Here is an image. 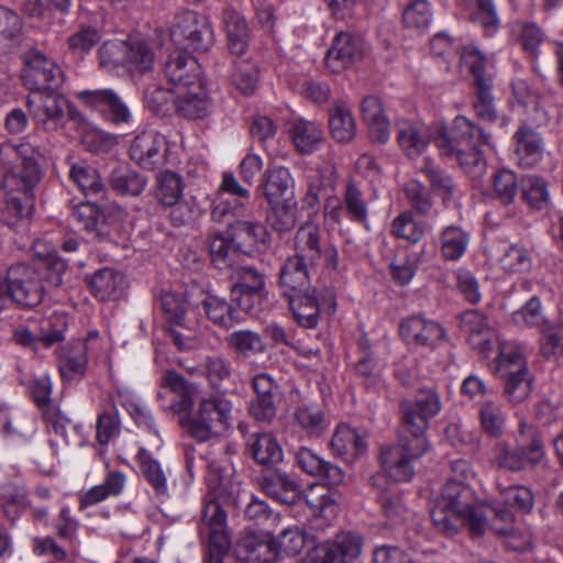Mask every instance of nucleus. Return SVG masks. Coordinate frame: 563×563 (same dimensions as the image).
I'll list each match as a JSON object with an SVG mask.
<instances>
[{"label": "nucleus", "instance_id": "a211bd4d", "mask_svg": "<svg viewBox=\"0 0 563 563\" xmlns=\"http://www.w3.org/2000/svg\"><path fill=\"white\" fill-rule=\"evenodd\" d=\"M255 398L250 405V413L258 421L271 422L276 415V405L280 399V387L268 374L253 377Z\"/></svg>", "mask_w": 563, "mask_h": 563}, {"label": "nucleus", "instance_id": "39448f33", "mask_svg": "<svg viewBox=\"0 0 563 563\" xmlns=\"http://www.w3.org/2000/svg\"><path fill=\"white\" fill-rule=\"evenodd\" d=\"M428 450L424 435L404 434L396 445L382 451L380 463L384 472L395 482L410 481L417 461Z\"/></svg>", "mask_w": 563, "mask_h": 563}, {"label": "nucleus", "instance_id": "6e6552de", "mask_svg": "<svg viewBox=\"0 0 563 563\" xmlns=\"http://www.w3.org/2000/svg\"><path fill=\"white\" fill-rule=\"evenodd\" d=\"M22 79L31 91L59 88L64 81L59 66L37 48H31L23 55Z\"/></svg>", "mask_w": 563, "mask_h": 563}, {"label": "nucleus", "instance_id": "c85d7f7f", "mask_svg": "<svg viewBox=\"0 0 563 563\" xmlns=\"http://www.w3.org/2000/svg\"><path fill=\"white\" fill-rule=\"evenodd\" d=\"M87 366V345L84 341H76L65 345L59 353L58 368L63 379L73 380L81 378Z\"/></svg>", "mask_w": 563, "mask_h": 563}, {"label": "nucleus", "instance_id": "f3484780", "mask_svg": "<svg viewBox=\"0 0 563 563\" xmlns=\"http://www.w3.org/2000/svg\"><path fill=\"white\" fill-rule=\"evenodd\" d=\"M167 143L155 131H145L134 137L130 146V157L144 169H155L165 164Z\"/></svg>", "mask_w": 563, "mask_h": 563}, {"label": "nucleus", "instance_id": "423d86ee", "mask_svg": "<svg viewBox=\"0 0 563 563\" xmlns=\"http://www.w3.org/2000/svg\"><path fill=\"white\" fill-rule=\"evenodd\" d=\"M232 404L223 395H212L200 401L197 413L188 419L189 433L199 441H207L225 431L231 421Z\"/></svg>", "mask_w": 563, "mask_h": 563}, {"label": "nucleus", "instance_id": "cd10ccee", "mask_svg": "<svg viewBox=\"0 0 563 563\" xmlns=\"http://www.w3.org/2000/svg\"><path fill=\"white\" fill-rule=\"evenodd\" d=\"M88 286L99 300L119 299L125 290L126 280L123 274L111 268L99 269L88 278Z\"/></svg>", "mask_w": 563, "mask_h": 563}, {"label": "nucleus", "instance_id": "4be33fe9", "mask_svg": "<svg viewBox=\"0 0 563 563\" xmlns=\"http://www.w3.org/2000/svg\"><path fill=\"white\" fill-rule=\"evenodd\" d=\"M361 56V37L349 32H340L333 38L324 60L332 73H341L350 68Z\"/></svg>", "mask_w": 563, "mask_h": 563}, {"label": "nucleus", "instance_id": "603ef678", "mask_svg": "<svg viewBox=\"0 0 563 563\" xmlns=\"http://www.w3.org/2000/svg\"><path fill=\"white\" fill-rule=\"evenodd\" d=\"M296 423L310 437L321 435L328 428L324 412L318 405H303L294 413Z\"/></svg>", "mask_w": 563, "mask_h": 563}, {"label": "nucleus", "instance_id": "e433bc0d", "mask_svg": "<svg viewBox=\"0 0 563 563\" xmlns=\"http://www.w3.org/2000/svg\"><path fill=\"white\" fill-rule=\"evenodd\" d=\"M261 486L272 498L283 504H295L300 498L298 484L283 473H269L262 477Z\"/></svg>", "mask_w": 563, "mask_h": 563}, {"label": "nucleus", "instance_id": "ddd939ff", "mask_svg": "<svg viewBox=\"0 0 563 563\" xmlns=\"http://www.w3.org/2000/svg\"><path fill=\"white\" fill-rule=\"evenodd\" d=\"M510 92V106L529 115L538 125L548 124L555 114V110L550 109L547 100L523 78L511 79Z\"/></svg>", "mask_w": 563, "mask_h": 563}, {"label": "nucleus", "instance_id": "58836bf2", "mask_svg": "<svg viewBox=\"0 0 563 563\" xmlns=\"http://www.w3.org/2000/svg\"><path fill=\"white\" fill-rule=\"evenodd\" d=\"M296 256L316 265L322 257L320 230L317 224L307 222L301 225L295 236Z\"/></svg>", "mask_w": 563, "mask_h": 563}, {"label": "nucleus", "instance_id": "6e6d98bb", "mask_svg": "<svg viewBox=\"0 0 563 563\" xmlns=\"http://www.w3.org/2000/svg\"><path fill=\"white\" fill-rule=\"evenodd\" d=\"M75 221L89 232H93L100 240L106 239L108 232L104 230L103 216L100 209L90 202L79 203L71 213Z\"/></svg>", "mask_w": 563, "mask_h": 563}, {"label": "nucleus", "instance_id": "052dcab7", "mask_svg": "<svg viewBox=\"0 0 563 563\" xmlns=\"http://www.w3.org/2000/svg\"><path fill=\"white\" fill-rule=\"evenodd\" d=\"M232 84L244 95L255 91L258 81V69L250 59L236 60L231 73Z\"/></svg>", "mask_w": 563, "mask_h": 563}, {"label": "nucleus", "instance_id": "de8ad7c7", "mask_svg": "<svg viewBox=\"0 0 563 563\" xmlns=\"http://www.w3.org/2000/svg\"><path fill=\"white\" fill-rule=\"evenodd\" d=\"M331 450L338 455L358 456L365 449L366 444L362 437L351 427L340 424L330 442Z\"/></svg>", "mask_w": 563, "mask_h": 563}, {"label": "nucleus", "instance_id": "2f4dec72", "mask_svg": "<svg viewBox=\"0 0 563 563\" xmlns=\"http://www.w3.org/2000/svg\"><path fill=\"white\" fill-rule=\"evenodd\" d=\"M361 111L364 121L369 126L372 137L378 143H386L390 135V124L379 98L375 96L365 97L361 103Z\"/></svg>", "mask_w": 563, "mask_h": 563}, {"label": "nucleus", "instance_id": "b1692460", "mask_svg": "<svg viewBox=\"0 0 563 563\" xmlns=\"http://www.w3.org/2000/svg\"><path fill=\"white\" fill-rule=\"evenodd\" d=\"M305 179L307 192L303 198V205L310 209L319 206V196L322 190L333 188L336 181V168L330 161H322L314 166L305 168Z\"/></svg>", "mask_w": 563, "mask_h": 563}, {"label": "nucleus", "instance_id": "c03bdc74", "mask_svg": "<svg viewBox=\"0 0 563 563\" xmlns=\"http://www.w3.org/2000/svg\"><path fill=\"white\" fill-rule=\"evenodd\" d=\"M124 43L125 69L130 73H146L155 63V55L148 44L139 38Z\"/></svg>", "mask_w": 563, "mask_h": 563}, {"label": "nucleus", "instance_id": "4c0bfd02", "mask_svg": "<svg viewBox=\"0 0 563 563\" xmlns=\"http://www.w3.org/2000/svg\"><path fill=\"white\" fill-rule=\"evenodd\" d=\"M461 66L474 77L476 87L492 86V62L474 45H467L461 53Z\"/></svg>", "mask_w": 563, "mask_h": 563}, {"label": "nucleus", "instance_id": "4468645a", "mask_svg": "<svg viewBox=\"0 0 563 563\" xmlns=\"http://www.w3.org/2000/svg\"><path fill=\"white\" fill-rule=\"evenodd\" d=\"M234 284L231 288L232 300L238 306L251 311L254 302L260 300L265 292V275L252 266H238L233 269Z\"/></svg>", "mask_w": 563, "mask_h": 563}, {"label": "nucleus", "instance_id": "f8f14e48", "mask_svg": "<svg viewBox=\"0 0 563 563\" xmlns=\"http://www.w3.org/2000/svg\"><path fill=\"white\" fill-rule=\"evenodd\" d=\"M170 35L176 43L194 51L206 52L213 43V33L208 20L194 11H185L177 15Z\"/></svg>", "mask_w": 563, "mask_h": 563}, {"label": "nucleus", "instance_id": "69168bd1", "mask_svg": "<svg viewBox=\"0 0 563 563\" xmlns=\"http://www.w3.org/2000/svg\"><path fill=\"white\" fill-rule=\"evenodd\" d=\"M308 534L303 528L291 526L282 530L275 540L278 552L286 555H297L307 543Z\"/></svg>", "mask_w": 563, "mask_h": 563}, {"label": "nucleus", "instance_id": "dca6fc26", "mask_svg": "<svg viewBox=\"0 0 563 563\" xmlns=\"http://www.w3.org/2000/svg\"><path fill=\"white\" fill-rule=\"evenodd\" d=\"M196 388L176 372H166L157 397L164 410L188 413L194 407Z\"/></svg>", "mask_w": 563, "mask_h": 563}, {"label": "nucleus", "instance_id": "0e129e2a", "mask_svg": "<svg viewBox=\"0 0 563 563\" xmlns=\"http://www.w3.org/2000/svg\"><path fill=\"white\" fill-rule=\"evenodd\" d=\"M493 464L500 470L520 472L527 467L519 448L514 449L507 442H498L493 450Z\"/></svg>", "mask_w": 563, "mask_h": 563}, {"label": "nucleus", "instance_id": "338daca9", "mask_svg": "<svg viewBox=\"0 0 563 563\" xmlns=\"http://www.w3.org/2000/svg\"><path fill=\"white\" fill-rule=\"evenodd\" d=\"M67 328L66 317L54 313L41 321L37 330L44 347H49L64 340Z\"/></svg>", "mask_w": 563, "mask_h": 563}, {"label": "nucleus", "instance_id": "7c9ffc66", "mask_svg": "<svg viewBox=\"0 0 563 563\" xmlns=\"http://www.w3.org/2000/svg\"><path fill=\"white\" fill-rule=\"evenodd\" d=\"M222 21L230 53L236 56L243 55L250 40V30L245 19L238 11L227 9L223 11Z\"/></svg>", "mask_w": 563, "mask_h": 563}, {"label": "nucleus", "instance_id": "412c9836", "mask_svg": "<svg viewBox=\"0 0 563 563\" xmlns=\"http://www.w3.org/2000/svg\"><path fill=\"white\" fill-rule=\"evenodd\" d=\"M460 329L467 336L470 345L479 353H487L496 338L495 329L487 317L478 310L460 314Z\"/></svg>", "mask_w": 563, "mask_h": 563}, {"label": "nucleus", "instance_id": "6ab92c4d", "mask_svg": "<svg viewBox=\"0 0 563 563\" xmlns=\"http://www.w3.org/2000/svg\"><path fill=\"white\" fill-rule=\"evenodd\" d=\"M76 96L84 104L100 112L113 123H128L131 118L125 103L111 89L81 90Z\"/></svg>", "mask_w": 563, "mask_h": 563}, {"label": "nucleus", "instance_id": "f03ea898", "mask_svg": "<svg viewBox=\"0 0 563 563\" xmlns=\"http://www.w3.org/2000/svg\"><path fill=\"white\" fill-rule=\"evenodd\" d=\"M494 150L490 135L465 117H456L450 128L439 126L433 142L441 155L455 159L460 167L473 178H481L487 168L476 141Z\"/></svg>", "mask_w": 563, "mask_h": 563}, {"label": "nucleus", "instance_id": "20e7f679", "mask_svg": "<svg viewBox=\"0 0 563 563\" xmlns=\"http://www.w3.org/2000/svg\"><path fill=\"white\" fill-rule=\"evenodd\" d=\"M497 374L505 380V395L518 404L527 399L532 384L522 351L511 342L499 344Z\"/></svg>", "mask_w": 563, "mask_h": 563}, {"label": "nucleus", "instance_id": "79ce46f5", "mask_svg": "<svg viewBox=\"0 0 563 563\" xmlns=\"http://www.w3.org/2000/svg\"><path fill=\"white\" fill-rule=\"evenodd\" d=\"M294 178L288 168L276 166L268 168L265 174L264 196L268 203H277L292 194Z\"/></svg>", "mask_w": 563, "mask_h": 563}, {"label": "nucleus", "instance_id": "5fc2aeb1", "mask_svg": "<svg viewBox=\"0 0 563 563\" xmlns=\"http://www.w3.org/2000/svg\"><path fill=\"white\" fill-rule=\"evenodd\" d=\"M241 547L246 549V560L252 563H274L278 553L275 540L260 539L255 534L243 538Z\"/></svg>", "mask_w": 563, "mask_h": 563}, {"label": "nucleus", "instance_id": "9d476101", "mask_svg": "<svg viewBox=\"0 0 563 563\" xmlns=\"http://www.w3.org/2000/svg\"><path fill=\"white\" fill-rule=\"evenodd\" d=\"M33 91L27 98V108L35 123L46 131H55L63 124L65 113L69 111L68 101L56 90Z\"/></svg>", "mask_w": 563, "mask_h": 563}, {"label": "nucleus", "instance_id": "37998d69", "mask_svg": "<svg viewBox=\"0 0 563 563\" xmlns=\"http://www.w3.org/2000/svg\"><path fill=\"white\" fill-rule=\"evenodd\" d=\"M162 309L169 323L184 327L191 333L195 331L196 321L189 317L194 311L181 295L174 292L163 295Z\"/></svg>", "mask_w": 563, "mask_h": 563}, {"label": "nucleus", "instance_id": "72a5a7b5", "mask_svg": "<svg viewBox=\"0 0 563 563\" xmlns=\"http://www.w3.org/2000/svg\"><path fill=\"white\" fill-rule=\"evenodd\" d=\"M228 234L238 249L251 250L265 241L266 231L257 221L236 218L229 223Z\"/></svg>", "mask_w": 563, "mask_h": 563}, {"label": "nucleus", "instance_id": "c756f323", "mask_svg": "<svg viewBox=\"0 0 563 563\" xmlns=\"http://www.w3.org/2000/svg\"><path fill=\"white\" fill-rule=\"evenodd\" d=\"M165 73L169 81L175 85L176 90L188 87L192 81V75L197 80H201L196 58L184 52H177L169 56L165 64Z\"/></svg>", "mask_w": 563, "mask_h": 563}, {"label": "nucleus", "instance_id": "864d4df0", "mask_svg": "<svg viewBox=\"0 0 563 563\" xmlns=\"http://www.w3.org/2000/svg\"><path fill=\"white\" fill-rule=\"evenodd\" d=\"M323 543L331 549L336 563H351L362 552V539L352 532L341 533L333 541Z\"/></svg>", "mask_w": 563, "mask_h": 563}, {"label": "nucleus", "instance_id": "3c124183", "mask_svg": "<svg viewBox=\"0 0 563 563\" xmlns=\"http://www.w3.org/2000/svg\"><path fill=\"white\" fill-rule=\"evenodd\" d=\"M69 176L84 195L100 198L104 197V185L99 173L95 168L82 163L75 164L70 168Z\"/></svg>", "mask_w": 563, "mask_h": 563}, {"label": "nucleus", "instance_id": "e2e57ef3", "mask_svg": "<svg viewBox=\"0 0 563 563\" xmlns=\"http://www.w3.org/2000/svg\"><path fill=\"white\" fill-rule=\"evenodd\" d=\"M540 353L547 357L563 356V323H545L540 333Z\"/></svg>", "mask_w": 563, "mask_h": 563}, {"label": "nucleus", "instance_id": "0eeeda50", "mask_svg": "<svg viewBox=\"0 0 563 563\" xmlns=\"http://www.w3.org/2000/svg\"><path fill=\"white\" fill-rule=\"evenodd\" d=\"M42 157L38 148L30 143H20L18 145L3 143L0 145V164L7 169L5 177L15 176L14 168L18 163L21 164L19 178L24 186L25 195L32 190L41 179V168L38 159Z\"/></svg>", "mask_w": 563, "mask_h": 563}, {"label": "nucleus", "instance_id": "13d9d810", "mask_svg": "<svg viewBox=\"0 0 563 563\" xmlns=\"http://www.w3.org/2000/svg\"><path fill=\"white\" fill-rule=\"evenodd\" d=\"M479 421L486 434L499 438L505 430L506 413L500 405L485 401L479 408Z\"/></svg>", "mask_w": 563, "mask_h": 563}, {"label": "nucleus", "instance_id": "9b49d317", "mask_svg": "<svg viewBox=\"0 0 563 563\" xmlns=\"http://www.w3.org/2000/svg\"><path fill=\"white\" fill-rule=\"evenodd\" d=\"M287 297L295 320L305 328H314L318 324L320 310L332 313L335 309V294L330 288L319 295L316 289H309Z\"/></svg>", "mask_w": 563, "mask_h": 563}, {"label": "nucleus", "instance_id": "a878e982", "mask_svg": "<svg viewBox=\"0 0 563 563\" xmlns=\"http://www.w3.org/2000/svg\"><path fill=\"white\" fill-rule=\"evenodd\" d=\"M515 154L519 165L523 167L536 166L543 157L544 143L539 132L522 124L514 135Z\"/></svg>", "mask_w": 563, "mask_h": 563}, {"label": "nucleus", "instance_id": "7ed1b4c3", "mask_svg": "<svg viewBox=\"0 0 563 563\" xmlns=\"http://www.w3.org/2000/svg\"><path fill=\"white\" fill-rule=\"evenodd\" d=\"M66 269L64 261L47 257L37 267L24 263L10 266L4 277L11 299L19 305L32 307L42 301L45 287H58Z\"/></svg>", "mask_w": 563, "mask_h": 563}, {"label": "nucleus", "instance_id": "f257e3e1", "mask_svg": "<svg viewBox=\"0 0 563 563\" xmlns=\"http://www.w3.org/2000/svg\"><path fill=\"white\" fill-rule=\"evenodd\" d=\"M434 527L442 533L453 536L463 525L473 537H481L486 529L484 506L476 501L474 490L464 482L449 479L431 511Z\"/></svg>", "mask_w": 563, "mask_h": 563}, {"label": "nucleus", "instance_id": "774afa93", "mask_svg": "<svg viewBox=\"0 0 563 563\" xmlns=\"http://www.w3.org/2000/svg\"><path fill=\"white\" fill-rule=\"evenodd\" d=\"M494 197L509 205L518 194V179L514 172L500 169L493 177Z\"/></svg>", "mask_w": 563, "mask_h": 563}, {"label": "nucleus", "instance_id": "bf43d9fd", "mask_svg": "<svg viewBox=\"0 0 563 563\" xmlns=\"http://www.w3.org/2000/svg\"><path fill=\"white\" fill-rule=\"evenodd\" d=\"M202 305L206 316L213 324L224 329L233 325L234 310L225 299L208 295Z\"/></svg>", "mask_w": 563, "mask_h": 563}, {"label": "nucleus", "instance_id": "8fccbe9b", "mask_svg": "<svg viewBox=\"0 0 563 563\" xmlns=\"http://www.w3.org/2000/svg\"><path fill=\"white\" fill-rule=\"evenodd\" d=\"M125 478L121 473H110L104 483L91 487L80 496L79 508L96 505L109 496L119 495L124 487Z\"/></svg>", "mask_w": 563, "mask_h": 563}, {"label": "nucleus", "instance_id": "09e8293b", "mask_svg": "<svg viewBox=\"0 0 563 563\" xmlns=\"http://www.w3.org/2000/svg\"><path fill=\"white\" fill-rule=\"evenodd\" d=\"M23 29L21 16L10 8L0 5V54L10 52Z\"/></svg>", "mask_w": 563, "mask_h": 563}, {"label": "nucleus", "instance_id": "a19ab883", "mask_svg": "<svg viewBox=\"0 0 563 563\" xmlns=\"http://www.w3.org/2000/svg\"><path fill=\"white\" fill-rule=\"evenodd\" d=\"M291 141L298 152L302 154L312 153L323 141L321 126L307 120H296L290 129Z\"/></svg>", "mask_w": 563, "mask_h": 563}, {"label": "nucleus", "instance_id": "1a4fd4ad", "mask_svg": "<svg viewBox=\"0 0 563 563\" xmlns=\"http://www.w3.org/2000/svg\"><path fill=\"white\" fill-rule=\"evenodd\" d=\"M441 409V397L434 388L419 389L415 401L406 400L400 404L405 432L424 435L429 420L435 417Z\"/></svg>", "mask_w": 563, "mask_h": 563}, {"label": "nucleus", "instance_id": "49530a36", "mask_svg": "<svg viewBox=\"0 0 563 563\" xmlns=\"http://www.w3.org/2000/svg\"><path fill=\"white\" fill-rule=\"evenodd\" d=\"M250 198L222 196L216 192L212 200L211 219L222 223L245 214Z\"/></svg>", "mask_w": 563, "mask_h": 563}, {"label": "nucleus", "instance_id": "f704fd0d", "mask_svg": "<svg viewBox=\"0 0 563 563\" xmlns=\"http://www.w3.org/2000/svg\"><path fill=\"white\" fill-rule=\"evenodd\" d=\"M517 444L527 466H537L543 461L545 456L544 443L533 424L525 420L520 421Z\"/></svg>", "mask_w": 563, "mask_h": 563}, {"label": "nucleus", "instance_id": "aec40b11", "mask_svg": "<svg viewBox=\"0 0 563 563\" xmlns=\"http://www.w3.org/2000/svg\"><path fill=\"white\" fill-rule=\"evenodd\" d=\"M183 190V179L178 174L166 170L157 176L156 199L166 207H175L170 213V219L177 225L184 224L189 218L188 207L179 203Z\"/></svg>", "mask_w": 563, "mask_h": 563}, {"label": "nucleus", "instance_id": "bb28decb", "mask_svg": "<svg viewBox=\"0 0 563 563\" xmlns=\"http://www.w3.org/2000/svg\"><path fill=\"white\" fill-rule=\"evenodd\" d=\"M397 141L405 154L415 158L423 153L430 142V134L422 123L409 119L397 121Z\"/></svg>", "mask_w": 563, "mask_h": 563}, {"label": "nucleus", "instance_id": "4d7b16f0", "mask_svg": "<svg viewBox=\"0 0 563 563\" xmlns=\"http://www.w3.org/2000/svg\"><path fill=\"white\" fill-rule=\"evenodd\" d=\"M272 212L268 217L271 225L279 232L290 231L297 222V202L294 197H287L277 203H269Z\"/></svg>", "mask_w": 563, "mask_h": 563}, {"label": "nucleus", "instance_id": "c9c22d12", "mask_svg": "<svg viewBox=\"0 0 563 563\" xmlns=\"http://www.w3.org/2000/svg\"><path fill=\"white\" fill-rule=\"evenodd\" d=\"M308 262L301 257H289L280 271V285L286 295L311 289L308 275Z\"/></svg>", "mask_w": 563, "mask_h": 563}, {"label": "nucleus", "instance_id": "473e14b6", "mask_svg": "<svg viewBox=\"0 0 563 563\" xmlns=\"http://www.w3.org/2000/svg\"><path fill=\"white\" fill-rule=\"evenodd\" d=\"M329 129L331 136L346 143L356 134V121L351 108L343 101H336L329 109Z\"/></svg>", "mask_w": 563, "mask_h": 563}, {"label": "nucleus", "instance_id": "393cba45", "mask_svg": "<svg viewBox=\"0 0 563 563\" xmlns=\"http://www.w3.org/2000/svg\"><path fill=\"white\" fill-rule=\"evenodd\" d=\"M399 331L408 344L417 346H432L444 334L440 324L418 316L405 319L400 323Z\"/></svg>", "mask_w": 563, "mask_h": 563}, {"label": "nucleus", "instance_id": "5701e85b", "mask_svg": "<svg viewBox=\"0 0 563 563\" xmlns=\"http://www.w3.org/2000/svg\"><path fill=\"white\" fill-rule=\"evenodd\" d=\"M188 87L176 90L175 106L177 111L188 119H201L211 109V101L205 85L192 75Z\"/></svg>", "mask_w": 563, "mask_h": 563}, {"label": "nucleus", "instance_id": "a18cd8bd", "mask_svg": "<svg viewBox=\"0 0 563 563\" xmlns=\"http://www.w3.org/2000/svg\"><path fill=\"white\" fill-rule=\"evenodd\" d=\"M440 251L448 261L461 258L467 250L470 234L459 225L445 227L440 233Z\"/></svg>", "mask_w": 563, "mask_h": 563}, {"label": "nucleus", "instance_id": "ea45409f", "mask_svg": "<svg viewBox=\"0 0 563 563\" xmlns=\"http://www.w3.org/2000/svg\"><path fill=\"white\" fill-rule=\"evenodd\" d=\"M247 449L253 459L263 465H274L283 460V449L271 433H254L249 438Z\"/></svg>", "mask_w": 563, "mask_h": 563}, {"label": "nucleus", "instance_id": "680f3d73", "mask_svg": "<svg viewBox=\"0 0 563 563\" xmlns=\"http://www.w3.org/2000/svg\"><path fill=\"white\" fill-rule=\"evenodd\" d=\"M402 21L407 29L417 32L427 30L432 21V11L427 0L411 1L402 13Z\"/></svg>", "mask_w": 563, "mask_h": 563}, {"label": "nucleus", "instance_id": "2eb2a0df", "mask_svg": "<svg viewBox=\"0 0 563 563\" xmlns=\"http://www.w3.org/2000/svg\"><path fill=\"white\" fill-rule=\"evenodd\" d=\"M200 533L208 537L211 563H221L220 554L228 550L227 515L217 500H209L203 506Z\"/></svg>", "mask_w": 563, "mask_h": 563}]
</instances>
